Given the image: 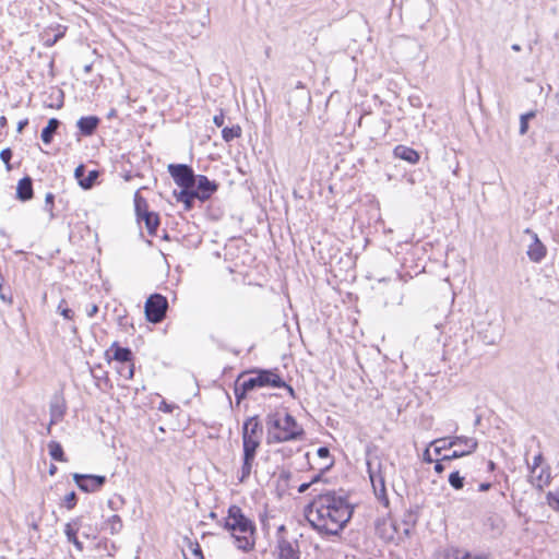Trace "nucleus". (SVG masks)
Segmentation results:
<instances>
[{"label":"nucleus","instance_id":"obj_3","mask_svg":"<svg viewBox=\"0 0 559 559\" xmlns=\"http://www.w3.org/2000/svg\"><path fill=\"white\" fill-rule=\"evenodd\" d=\"M284 384V380L277 369L253 368L242 371L234 384V394L236 403L239 405L247 395L261 388H274Z\"/></svg>","mask_w":559,"mask_h":559},{"label":"nucleus","instance_id":"obj_4","mask_svg":"<svg viewBox=\"0 0 559 559\" xmlns=\"http://www.w3.org/2000/svg\"><path fill=\"white\" fill-rule=\"evenodd\" d=\"M224 528L231 532L238 549L248 552L253 549L252 535L255 532L253 522L248 519L240 507L233 504L228 508Z\"/></svg>","mask_w":559,"mask_h":559},{"label":"nucleus","instance_id":"obj_41","mask_svg":"<svg viewBox=\"0 0 559 559\" xmlns=\"http://www.w3.org/2000/svg\"><path fill=\"white\" fill-rule=\"evenodd\" d=\"M467 557V552L462 551L460 549H450L447 550L442 557V559H464Z\"/></svg>","mask_w":559,"mask_h":559},{"label":"nucleus","instance_id":"obj_50","mask_svg":"<svg viewBox=\"0 0 559 559\" xmlns=\"http://www.w3.org/2000/svg\"><path fill=\"white\" fill-rule=\"evenodd\" d=\"M317 454L321 459H325L330 456V450L326 447H321L318 449Z\"/></svg>","mask_w":559,"mask_h":559},{"label":"nucleus","instance_id":"obj_60","mask_svg":"<svg viewBox=\"0 0 559 559\" xmlns=\"http://www.w3.org/2000/svg\"><path fill=\"white\" fill-rule=\"evenodd\" d=\"M511 48H512V50H514V51H520V50H521V46H520L519 44H513V45L511 46Z\"/></svg>","mask_w":559,"mask_h":559},{"label":"nucleus","instance_id":"obj_13","mask_svg":"<svg viewBox=\"0 0 559 559\" xmlns=\"http://www.w3.org/2000/svg\"><path fill=\"white\" fill-rule=\"evenodd\" d=\"M477 337L485 345H496L502 337L500 325L488 323L478 331Z\"/></svg>","mask_w":559,"mask_h":559},{"label":"nucleus","instance_id":"obj_47","mask_svg":"<svg viewBox=\"0 0 559 559\" xmlns=\"http://www.w3.org/2000/svg\"><path fill=\"white\" fill-rule=\"evenodd\" d=\"M85 166L83 164H80L75 170H74V177L76 178L78 182L80 183V179H83L85 177Z\"/></svg>","mask_w":559,"mask_h":559},{"label":"nucleus","instance_id":"obj_8","mask_svg":"<svg viewBox=\"0 0 559 559\" xmlns=\"http://www.w3.org/2000/svg\"><path fill=\"white\" fill-rule=\"evenodd\" d=\"M144 309L147 321L159 323L166 317L168 300L160 294H153L147 298Z\"/></svg>","mask_w":559,"mask_h":559},{"label":"nucleus","instance_id":"obj_48","mask_svg":"<svg viewBox=\"0 0 559 559\" xmlns=\"http://www.w3.org/2000/svg\"><path fill=\"white\" fill-rule=\"evenodd\" d=\"M213 122L216 127H223L225 122V116L223 110L219 111V114L215 115L213 118Z\"/></svg>","mask_w":559,"mask_h":559},{"label":"nucleus","instance_id":"obj_58","mask_svg":"<svg viewBox=\"0 0 559 559\" xmlns=\"http://www.w3.org/2000/svg\"><path fill=\"white\" fill-rule=\"evenodd\" d=\"M8 123V120L4 116L0 117V128H4Z\"/></svg>","mask_w":559,"mask_h":559},{"label":"nucleus","instance_id":"obj_44","mask_svg":"<svg viewBox=\"0 0 559 559\" xmlns=\"http://www.w3.org/2000/svg\"><path fill=\"white\" fill-rule=\"evenodd\" d=\"M189 548L191 557L186 559H204L201 546L198 543H190Z\"/></svg>","mask_w":559,"mask_h":559},{"label":"nucleus","instance_id":"obj_22","mask_svg":"<svg viewBox=\"0 0 559 559\" xmlns=\"http://www.w3.org/2000/svg\"><path fill=\"white\" fill-rule=\"evenodd\" d=\"M34 190H33V179L29 176H25L19 180L16 186V198L26 202L33 199Z\"/></svg>","mask_w":559,"mask_h":559},{"label":"nucleus","instance_id":"obj_24","mask_svg":"<svg viewBox=\"0 0 559 559\" xmlns=\"http://www.w3.org/2000/svg\"><path fill=\"white\" fill-rule=\"evenodd\" d=\"M174 195L178 202L185 204L186 210H191L194 205V201L198 199L194 188H181L179 192H174Z\"/></svg>","mask_w":559,"mask_h":559},{"label":"nucleus","instance_id":"obj_1","mask_svg":"<svg viewBox=\"0 0 559 559\" xmlns=\"http://www.w3.org/2000/svg\"><path fill=\"white\" fill-rule=\"evenodd\" d=\"M354 508L347 498L335 491L318 493L306 507L305 516L321 535H338L353 516Z\"/></svg>","mask_w":559,"mask_h":559},{"label":"nucleus","instance_id":"obj_12","mask_svg":"<svg viewBox=\"0 0 559 559\" xmlns=\"http://www.w3.org/2000/svg\"><path fill=\"white\" fill-rule=\"evenodd\" d=\"M525 234L532 238V243L528 246L526 254L532 262L539 263L546 257L547 249L538 238V235L530 228H526Z\"/></svg>","mask_w":559,"mask_h":559},{"label":"nucleus","instance_id":"obj_43","mask_svg":"<svg viewBox=\"0 0 559 559\" xmlns=\"http://www.w3.org/2000/svg\"><path fill=\"white\" fill-rule=\"evenodd\" d=\"M12 156H13V152L10 147L3 148L0 152V159L5 164V168L9 171L12 169V166L10 164Z\"/></svg>","mask_w":559,"mask_h":559},{"label":"nucleus","instance_id":"obj_35","mask_svg":"<svg viewBox=\"0 0 559 559\" xmlns=\"http://www.w3.org/2000/svg\"><path fill=\"white\" fill-rule=\"evenodd\" d=\"M49 98L51 99V102L48 104V107L59 109L63 106L64 94H63L62 90L53 91L50 94Z\"/></svg>","mask_w":559,"mask_h":559},{"label":"nucleus","instance_id":"obj_55","mask_svg":"<svg viewBox=\"0 0 559 559\" xmlns=\"http://www.w3.org/2000/svg\"><path fill=\"white\" fill-rule=\"evenodd\" d=\"M491 488V484L490 483H481L478 487V490L479 491H487Z\"/></svg>","mask_w":559,"mask_h":559},{"label":"nucleus","instance_id":"obj_38","mask_svg":"<svg viewBox=\"0 0 559 559\" xmlns=\"http://www.w3.org/2000/svg\"><path fill=\"white\" fill-rule=\"evenodd\" d=\"M535 117L534 111H528L520 117V134L524 135L528 130V120Z\"/></svg>","mask_w":559,"mask_h":559},{"label":"nucleus","instance_id":"obj_10","mask_svg":"<svg viewBox=\"0 0 559 559\" xmlns=\"http://www.w3.org/2000/svg\"><path fill=\"white\" fill-rule=\"evenodd\" d=\"M72 477L76 486L84 492L99 491L107 483V477L104 475L74 473Z\"/></svg>","mask_w":559,"mask_h":559},{"label":"nucleus","instance_id":"obj_34","mask_svg":"<svg viewBox=\"0 0 559 559\" xmlns=\"http://www.w3.org/2000/svg\"><path fill=\"white\" fill-rule=\"evenodd\" d=\"M98 176H99L98 170H95V169L91 170L86 177H84L83 179H80V187L83 188L84 190H88V189L93 188Z\"/></svg>","mask_w":559,"mask_h":559},{"label":"nucleus","instance_id":"obj_33","mask_svg":"<svg viewBox=\"0 0 559 559\" xmlns=\"http://www.w3.org/2000/svg\"><path fill=\"white\" fill-rule=\"evenodd\" d=\"M106 530H108L110 532V534H118L122 527H123V524H122V520L119 515L117 514H114L111 515L107 521H106Z\"/></svg>","mask_w":559,"mask_h":559},{"label":"nucleus","instance_id":"obj_32","mask_svg":"<svg viewBox=\"0 0 559 559\" xmlns=\"http://www.w3.org/2000/svg\"><path fill=\"white\" fill-rule=\"evenodd\" d=\"M44 211L48 213L49 221L59 216V214L55 212V194L51 192H47L45 195Z\"/></svg>","mask_w":559,"mask_h":559},{"label":"nucleus","instance_id":"obj_14","mask_svg":"<svg viewBox=\"0 0 559 559\" xmlns=\"http://www.w3.org/2000/svg\"><path fill=\"white\" fill-rule=\"evenodd\" d=\"M67 412L64 399L61 395H53L49 403L50 425L60 423Z\"/></svg>","mask_w":559,"mask_h":559},{"label":"nucleus","instance_id":"obj_42","mask_svg":"<svg viewBox=\"0 0 559 559\" xmlns=\"http://www.w3.org/2000/svg\"><path fill=\"white\" fill-rule=\"evenodd\" d=\"M76 503L78 496L74 491H71L64 497L62 506H64L68 510H72L75 508Z\"/></svg>","mask_w":559,"mask_h":559},{"label":"nucleus","instance_id":"obj_27","mask_svg":"<svg viewBox=\"0 0 559 559\" xmlns=\"http://www.w3.org/2000/svg\"><path fill=\"white\" fill-rule=\"evenodd\" d=\"M134 211L139 223H141V217L145 216L146 213H151L147 201L139 191L134 193Z\"/></svg>","mask_w":559,"mask_h":559},{"label":"nucleus","instance_id":"obj_28","mask_svg":"<svg viewBox=\"0 0 559 559\" xmlns=\"http://www.w3.org/2000/svg\"><path fill=\"white\" fill-rule=\"evenodd\" d=\"M141 222H144L145 227L151 236H155L159 226V216L155 212L146 213L145 216L141 217Z\"/></svg>","mask_w":559,"mask_h":559},{"label":"nucleus","instance_id":"obj_57","mask_svg":"<svg viewBox=\"0 0 559 559\" xmlns=\"http://www.w3.org/2000/svg\"><path fill=\"white\" fill-rule=\"evenodd\" d=\"M58 468L55 464H51L49 467V475L53 476L57 473Z\"/></svg>","mask_w":559,"mask_h":559},{"label":"nucleus","instance_id":"obj_40","mask_svg":"<svg viewBox=\"0 0 559 559\" xmlns=\"http://www.w3.org/2000/svg\"><path fill=\"white\" fill-rule=\"evenodd\" d=\"M547 502L554 509H559V488H556L547 493Z\"/></svg>","mask_w":559,"mask_h":559},{"label":"nucleus","instance_id":"obj_56","mask_svg":"<svg viewBox=\"0 0 559 559\" xmlns=\"http://www.w3.org/2000/svg\"><path fill=\"white\" fill-rule=\"evenodd\" d=\"M278 452H281L284 456H289L293 453L292 449H287V448H283V449L278 450Z\"/></svg>","mask_w":559,"mask_h":559},{"label":"nucleus","instance_id":"obj_18","mask_svg":"<svg viewBox=\"0 0 559 559\" xmlns=\"http://www.w3.org/2000/svg\"><path fill=\"white\" fill-rule=\"evenodd\" d=\"M67 27L57 24L55 28L50 27L45 29L41 34L43 45L45 47H52L58 40H60L66 34Z\"/></svg>","mask_w":559,"mask_h":559},{"label":"nucleus","instance_id":"obj_36","mask_svg":"<svg viewBox=\"0 0 559 559\" xmlns=\"http://www.w3.org/2000/svg\"><path fill=\"white\" fill-rule=\"evenodd\" d=\"M448 481L450 486L455 490H460L464 487V477L460 475L459 471L452 472L449 475Z\"/></svg>","mask_w":559,"mask_h":559},{"label":"nucleus","instance_id":"obj_7","mask_svg":"<svg viewBox=\"0 0 559 559\" xmlns=\"http://www.w3.org/2000/svg\"><path fill=\"white\" fill-rule=\"evenodd\" d=\"M261 440L252 438H242V465L240 475L238 477L239 483H245L250 477L252 466L255 460L257 450L259 449Z\"/></svg>","mask_w":559,"mask_h":559},{"label":"nucleus","instance_id":"obj_15","mask_svg":"<svg viewBox=\"0 0 559 559\" xmlns=\"http://www.w3.org/2000/svg\"><path fill=\"white\" fill-rule=\"evenodd\" d=\"M82 525V518H75L68 522L64 526V534L69 543L73 544L74 547L82 551L84 549L83 543L79 539L78 533Z\"/></svg>","mask_w":559,"mask_h":559},{"label":"nucleus","instance_id":"obj_53","mask_svg":"<svg viewBox=\"0 0 559 559\" xmlns=\"http://www.w3.org/2000/svg\"><path fill=\"white\" fill-rule=\"evenodd\" d=\"M98 312V306L92 305L90 309H87L86 313L90 318L94 317Z\"/></svg>","mask_w":559,"mask_h":559},{"label":"nucleus","instance_id":"obj_54","mask_svg":"<svg viewBox=\"0 0 559 559\" xmlns=\"http://www.w3.org/2000/svg\"><path fill=\"white\" fill-rule=\"evenodd\" d=\"M27 124H28L27 118L19 121L17 128H16L17 132H22Z\"/></svg>","mask_w":559,"mask_h":559},{"label":"nucleus","instance_id":"obj_46","mask_svg":"<svg viewBox=\"0 0 559 559\" xmlns=\"http://www.w3.org/2000/svg\"><path fill=\"white\" fill-rule=\"evenodd\" d=\"M320 478H321V476H320V475H317V476H314V477L312 478V480H311V481H309V483H302V484L298 487V492H299V493H304V492H306V491L311 487V485H312V484H314V483H317V481H319V480H320Z\"/></svg>","mask_w":559,"mask_h":559},{"label":"nucleus","instance_id":"obj_59","mask_svg":"<svg viewBox=\"0 0 559 559\" xmlns=\"http://www.w3.org/2000/svg\"><path fill=\"white\" fill-rule=\"evenodd\" d=\"M488 469H489L490 472L495 471V469H496V463H495V462H492V461H489V462H488Z\"/></svg>","mask_w":559,"mask_h":559},{"label":"nucleus","instance_id":"obj_52","mask_svg":"<svg viewBox=\"0 0 559 559\" xmlns=\"http://www.w3.org/2000/svg\"><path fill=\"white\" fill-rule=\"evenodd\" d=\"M423 460L425 463H428V464L433 462V459L431 457L430 451L428 448L423 453Z\"/></svg>","mask_w":559,"mask_h":559},{"label":"nucleus","instance_id":"obj_45","mask_svg":"<svg viewBox=\"0 0 559 559\" xmlns=\"http://www.w3.org/2000/svg\"><path fill=\"white\" fill-rule=\"evenodd\" d=\"M543 462H544V456H543L542 452H539L538 454H536L534 456L532 464L527 463L530 472L531 473L537 472L539 467H543V465H542Z\"/></svg>","mask_w":559,"mask_h":559},{"label":"nucleus","instance_id":"obj_17","mask_svg":"<svg viewBox=\"0 0 559 559\" xmlns=\"http://www.w3.org/2000/svg\"><path fill=\"white\" fill-rule=\"evenodd\" d=\"M106 355L119 364L132 362L133 354L129 347H122L118 342H114Z\"/></svg>","mask_w":559,"mask_h":559},{"label":"nucleus","instance_id":"obj_39","mask_svg":"<svg viewBox=\"0 0 559 559\" xmlns=\"http://www.w3.org/2000/svg\"><path fill=\"white\" fill-rule=\"evenodd\" d=\"M57 311L64 318V319H68V320H72L73 317H74V311L72 309H70L68 306H67V302L64 299H62L59 305H58V308H57Z\"/></svg>","mask_w":559,"mask_h":559},{"label":"nucleus","instance_id":"obj_63","mask_svg":"<svg viewBox=\"0 0 559 559\" xmlns=\"http://www.w3.org/2000/svg\"><path fill=\"white\" fill-rule=\"evenodd\" d=\"M382 122L384 124L385 131H388L391 128V124L386 120H382Z\"/></svg>","mask_w":559,"mask_h":559},{"label":"nucleus","instance_id":"obj_26","mask_svg":"<svg viewBox=\"0 0 559 559\" xmlns=\"http://www.w3.org/2000/svg\"><path fill=\"white\" fill-rule=\"evenodd\" d=\"M61 121L57 118H50L47 126L41 130L40 139L45 144H50L53 140V135L57 133Z\"/></svg>","mask_w":559,"mask_h":559},{"label":"nucleus","instance_id":"obj_29","mask_svg":"<svg viewBox=\"0 0 559 559\" xmlns=\"http://www.w3.org/2000/svg\"><path fill=\"white\" fill-rule=\"evenodd\" d=\"M48 451H49V455L51 456L52 460L58 461V462H67L68 461V459L64 454L63 448L58 441H55V440L50 441L48 443Z\"/></svg>","mask_w":559,"mask_h":559},{"label":"nucleus","instance_id":"obj_25","mask_svg":"<svg viewBox=\"0 0 559 559\" xmlns=\"http://www.w3.org/2000/svg\"><path fill=\"white\" fill-rule=\"evenodd\" d=\"M484 527L492 533V535H499L502 533L503 521L498 514L490 513L484 519Z\"/></svg>","mask_w":559,"mask_h":559},{"label":"nucleus","instance_id":"obj_61","mask_svg":"<svg viewBox=\"0 0 559 559\" xmlns=\"http://www.w3.org/2000/svg\"><path fill=\"white\" fill-rule=\"evenodd\" d=\"M108 507L112 510H117V507L115 506V502L112 500L108 501Z\"/></svg>","mask_w":559,"mask_h":559},{"label":"nucleus","instance_id":"obj_30","mask_svg":"<svg viewBox=\"0 0 559 559\" xmlns=\"http://www.w3.org/2000/svg\"><path fill=\"white\" fill-rule=\"evenodd\" d=\"M418 521V513L413 510H407L403 515V524L405 525L404 533L409 535L412 528L415 527Z\"/></svg>","mask_w":559,"mask_h":559},{"label":"nucleus","instance_id":"obj_9","mask_svg":"<svg viewBox=\"0 0 559 559\" xmlns=\"http://www.w3.org/2000/svg\"><path fill=\"white\" fill-rule=\"evenodd\" d=\"M167 169L178 187L194 188L197 175L191 166L187 164H169Z\"/></svg>","mask_w":559,"mask_h":559},{"label":"nucleus","instance_id":"obj_16","mask_svg":"<svg viewBox=\"0 0 559 559\" xmlns=\"http://www.w3.org/2000/svg\"><path fill=\"white\" fill-rule=\"evenodd\" d=\"M263 433V427L260 423L259 416L254 415L248 417L242 425V438H252L261 440Z\"/></svg>","mask_w":559,"mask_h":559},{"label":"nucleus","instance_id":"obj_11","mask_svg":"<svg viewBox=\"0 0 559 559\" xmlns=\"http://www.w3.org/2000/svg\"><path fill=\"white\" fill-rule=\"evenodd\" d=\"M218 189V183L214 180H210L204 175H197L194 192L197 193L198 200L204 202L209 200Z\"/></svg>","mask_w":559,"mask_h":559},{"label":"nucleus","instance_id":"obj_31","mask_svg":"<svg viewBox=\"0 0 559 559\" xmlns=\"http://www.w3.org/2000/svg\"><path fill=\"white\" fill-rule=\"evenodd\" d=\"M241 136V128L239 124L233 127H225L222 130V138L225 142L229 143L233 140Z\"/></svg>","mask_w":559,"mask_h":559},{"label":"nucleus","instance_id":"obj_37","mask_svg":"<svg viewBox=\"0 0 559 559\" xmlns=\"http://www.w3.org/2000/svg\"><path fill=\"white\" fill-rule=\"evenodd\" d=\"M118 373L128 380L132 379L134 376V364L133 362L120 364V367L118 368Z\"/></svg>","mask_w":559,"mask_h":559},{"label":"nucleus","instance_id":"obj_2","mask_svg":"<svg viewBox=\"0 0 559 559\" xmlns=\"http://www.w3.org/2000/svg\"><path fill=\"white\" fill-rule=\"evenodd\" d=\"M266 444L302 441L306 431L288 412H270L265 416Z\"/></svg>","mask_w":559,"mask_h":559},{"label":"nucleus","instance_id":"obj_19","mask_svg":"<svg viewBox=\"0 0 559 559\" xmlns=\"http://www.w3.org/2000/svg\"><path fill=\"white\" fill-rule=\"evenodd\" d=\"M393 155L395 158H400L412 165H416L420 159V154L416 150L403 144L394 147Z\"/></svg>","mask_w":559,"mask_h":559},{"label":"nucleus","instance_id":"obj_49","mask_svg":"<svg viewBox=\"0 0 559 559\" xmlns=\"http://www.w3.org/2000/svg\"><path fill=\"white\" fill-rule=\"evenodd\" d=\"M445 461H441V457L439 460L436 461V464H435V472L437 474H441L444 469H445V466H444V463Z\"/></svg>","mask_w":559,"mask_h":559},{"label":"nucleus","instance_id":"obj_23","mask_svg":"<svg viewBox=\"0 0 559 559\" xmlns=\"http://www.w3.org/2000/svg\"><path fill=\"white\" fill-rule=\"evenodd\" d=\"M277 548V559H299V550L290 542L286 539H280Z\"/></svg>","mask_w":559,"mask_h":559},{"label":"nucleus","instance_id":"obj_51","mask_svg":"<svg viewBox=\"0 0 559 559\" xmlns=\"http://www.w3.org/2000/svg\"><path fill=\"white\" fill-rule=\"evenodd\" d=\"M278 388H284V389L287 391V393H288L293 399H295V397H296V393H295L294 388H293L292 385H289L288 383H286L285 381H284V384H283V385H280Z\"/></svg>","mask_w":559,"mask_h":559},{"label":"nucleus","instance_id":"obj_5","mask_svg":"<svg viewBox=\"0 0 559 559\" xmlns=\"http://www.w3.org/2000/svg\"><path fill=\"white\" fill-rule=\"evenodd\" d=\"M366 465L374 496L384 507H388L390 501L385 488V467L376 447L367 448Z\"/></svg>","mask_w":559,"mask_h":559},{"label":"nucleus","instance_id":"obj_20","mask_svg":"<svg viewBox=\"0 0 559 559\" xmlns=\"http://www.w3.org/2000/svg\"><path fill=\"white\" fill-rule=\"evenodd\" d=\"M531 483L534 487L539 490H543L546 486L550 484L551 480V472L548 465L539 467L537 472L531 473Z\"/></svg>","mask_w":559,"mask_h":559},{"label":"nucleus","instance_id":"obj_62","mask_svg":"<svg viewBox=\"0 0 559 559\" xmlns=\"http://www.w3.org/2000/svg\"><path fill=\"white\" fill-rule=\"evenodd\" d=\"M433 447H435L433 451H435L436 455H441L442 450L437 445H433Z\"/></svg>","mask_w":559,"mask_h":559},{"label":"nucleus","instance_id":"obj_21","mask_svg":"<svg viewBox=\"0 0 559 559\" xmlns=\"http://www.w3.org/2000/svg\"><path fill=\"white\" fill-rule=\"evenodd\" d=\"M99 122L100 119L97 116H85L78 120L76 127L79 128L81 135L90 136L94 134Z\"/></svg>","mask_w":559,"mask_h":559},{"label":"nucleus","instance_id":"obj_6","mask_svg":"<svg viewBox=\"0 0 559 559\" xmlns=\"http://www.w3.org/2000/svg\"><path fill=\"white\" fill-rule=\"evenodd\" d=\"M462 444L465 447L463 450H453L451 454L442 455L441 461H452L474 453L478 447L477 439L466 436H454L439 438L430 443V445L439 447L442 451L450 450Z\"/></svg>","mask_w":559,"mask_h":559},{"label":"nucleus","instance_id":"obj_64","mask_svg":"<svg viewBox=\"0 0 559 559\" xmlns=\"http://www.w3.org/2000/svg\"><path fill=\"white\" fill-rule=\"evenodd\" d=\"M52 426H53V425H50V423L48 424V426H47V428H46V433H47V435H50V433H51V427H52Z\"/></svg>","mask_w":559,"mask_h":559}]
</instances>
